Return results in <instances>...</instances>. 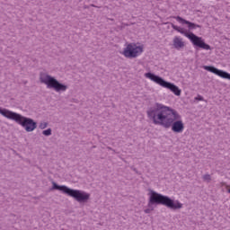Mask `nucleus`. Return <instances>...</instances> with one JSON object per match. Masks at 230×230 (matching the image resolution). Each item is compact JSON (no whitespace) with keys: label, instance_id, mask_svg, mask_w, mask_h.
Wrapping results in <instances>:
<instances>
[{"label":"nucleus","instance_id":"1","mask_svg":"<svg viewBox=\"0 0 230 230\" xmlns=\"http://www.w3.org/2000/svg\"><path fill=\"white\" fill-rule=\"evenodd\" d=\"M147 118L153 121L154 125H160L164 128H172V132L181 134L184 131V122L181 119V115L171 107L155 102L147 111Z\"/></svg>","mask_w":230,"mask_h":230},{"label":"nucleus","instance_id":"2","mask_svg":"<svg viewBox=\"0 0 230 230\" xmlns=\"http://www.w3.org/2000/svg\"><path fill=\"white\" fill-rule=\"evenodd\" d=\"M173 19H176V21L178 22H180V24L187 25V28L189 30L179 27V26L173 24L172 22H171L172 28L174 29L175 31H178V33H181V35H184V37H187V39H189V40H190V42H191L192 46H194V48H196V49L199 48V49H206L207 51L211 50V46H209V44L206 43V41L204 40V39H202V37H199L195 33L191 32V30H196V28H201L200 25H199L195 22H191L181 16H173Z\"/></svg>","mask_w":230,"mask_h":230},{"label":"nucleus","instance_id":"3","mask_svg":"<svg viewBox=\"0 0 230 230\" xmlns=\"http://www.w3.org/2000/svg\"><path fill=\"white\" fill-rule=\"evenodd\" d=\"M149 200L147 203V208L144 210V212L148 215L157 208V206H165L169 209H181L182 208V204L179 202V200H173L172 198L168 196H164L155 190H149Z\"/></svg>","mask_w":230,"mask_h":230},{"label":"nucleus","instance_id":"4","mask_svg":"<svg viewBox=\"0 0 230 230\" xmlns=\"http://www.w3.org/2000/svg\"><path fill=\"white\" fill-rule=\"evenodd\" d=\"M0 114L4 116V118L12 119L13 121H15V123H18V125H21L26 132H33V130L37 128V122L31 118L24 117L15 111L1 107Z\"/></svg>","mask_w":230,"mask_h":230},{"label":"nucleus","instance_id":"5","mask_svg":"<svg viewBox=\"0 0 230 230\" xmlns=\"http://www.w3.org/2000/svg\"><path fill=\"white\" fill-rule=\"evenodd\" d=\"M57 190L58 191H61L65 195H68V197H72L75 199L76 202L80 204H85L91 199V194L81 190H74L66 185H58L57 182L52 181V187L50 188V191Z\"/></svg>","mask_w":230,"mask_h":230},{"label":"nucleus","instance_id":"6","mask_svg":"<svg viewBox=\"0 0 230 230\" xmlns=\"http://www.w3.org/2000/svg\"><path fill=\"white\" fill-rule=\"evenodd\" d=\"M145 76L146 78L152 80V82H155V84H157L161 87H164V89H169V91H171V93H173L175 96H181V93H182V91L179 88V86L175 85V84L170 83L152 72L146 73Z\"/></svg>","mask_w":230,"mask_h":230},{"label":"nucleus","instance_id":"7","mask_svg":"<svg viewBox=\"0 0 230 230\" xmlns=\"http://www.w3.org/2000/svg\"><path fill=\"white\" fill-rule=\"evenodd\" d=\"M40 82L45 84L48 89H53L56 93H64L65 91H67V85L60 83L57 78L46 73L41 72L40 74Z\"/></svg>","mask_w":230,"mask_h":230},{"label":"nucleus","instance_id":"8","mask_svg":"<svg viewBox=\"0 0 230 230\" xmlns=\"http://www.w3.org/2000/svg\"><path fill=\"white\" fill-rule=\"evenodd\" d=\"M141 53H143V47L134 43H128L124 49L122 55H124L126 58H137Z\"/></svg>","mask_w":230,"mask_h":230},{"label":"nucleus","instance_id":"9","mask_svg":"<svg viewBox=\"0 0 230 230\" xmlns=\"http://www.w3.org/2000/svg\"><path fill=\"white\" fill-rule=\"evenodd\" d=\"M203 69L205 71H208L209 73H213L214 75H217V76H220V78H225L226 80H230V74L224 71L220 70L213 66H204Z\"/></svg>","mask_w":230,"mask_h":230},{"label":"nucleus","instance_id":"10","mask_svg":"<svg viewBox=\"0 0 230 230\" xmlns=\"http://www.w3.org/2000/svg\"><path fill=\"white\" fill-rule=\"evenodd\" d=\"M172 45L175 49H182V48H184L185 46L184 41H182L181 38H180L179 36H175L173 38Z\"/></svg>","mask_w":230,"mask_h":230},{"label":"nucleus","instance_id":"11","mask_svg":"<svg viewBox=\"0 0 230 230\" xmlns=\"http://www.w3.org/2000/svg\"><path fill=\"white\" fill-rule=\"evenodd\" d=\"M53 130L51 129V128H49L48 129H45L42 131L43 136H46L47 137H49V136H51Z\"/></svg>","mask_w":230,"mask_h":230},{"label":"nucleus","instance_id":"12","mask_svg":"<svg viewBox=\"0 0 230 230\" xmlns=\"http://www.w3.org/2000/svg\"><path fill=\"white\" fill-rule=\"evenodd\" d=\"M39 128H40L41 130H44V128H48V122H41L39 125Z\"/></svg>","mask_w":230,"mask_h":230},{"label":"nucleus","instance_id":"13","mask_svg":"<svg viewBox=\"0 0 230 230\" xmlns=\"http://www.w3.org/2000/svg\"><path fill=\"white\" fill-rule=\"evenodd\" d=\"M203 181H207V182H209L211 181V175L209 174L203 175Z\"/></svg>","mask_w":230,"mask_h":230},{"label":"nucleus","instance_id":"14","mask_svg":"<svg viewBox=\"0 0 230 230\" xmlns=\"http://www.w3.org/2000/svg\"><path fill=\"white\" fill-rule=\"evenodd\" d=\"M196 102H204V97L202 95H198L194 98Z\"/></svg>","mask_w":230,"mask_h":230},{"label":"nucleus","instance_id":"15","mask_svg":"<svg viewBox=\"0 0 230 230\" xmlns=\"http://www.w3.org/2000/svg\"><path fill=\"white\" fill-rule=\"evenodd\" d=\"M228 193H230V188L228 189Z\"/></svg>","mask_w":230,"mask_h":230}]
</instances>
